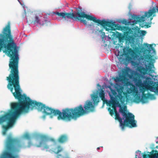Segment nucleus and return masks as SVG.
Masks as SVG:
<instances>
[{
	"label": "nucleus",
	"instance_id": "obj_18",
	"mask_svg": "<svg viewBox=\"0 0 158 158\" xmlns=\"http://www.w3.org/2000/svg\"><path fill=\"white\" fill-rule=\"evenodd\" d=\"M123 87L117 89V91L118 93V98L119 101L121 103H123V100H122V93L123 92Z\"/></svg>",
	"mask_w": 158,
	"mask_h": 158
},
{
	"label": "nucleus",
	"instance_id": "obj_3",
	"mask_svg": "<svg viewBox=\"0 0 158 158\" xmlns=\"http://www.w3.org/2000/svg\"><path fill=\"white\" fill-rule=\"evenodd\" d=\"M0 51L3 47L6 49L7 55L10 57L9 64V68L11 69L18 66V51L11 35L10 22L4 28L2 34H0Z\"/></svg>",
	"mask_w": 158,
	"mask_h": 158
},
{
	"label": "nucleus",
	"instance_id": "obj_45",
	"mask_svg": "<svg viewBox=\"0 0 158 158\" xmlns=\"http://www.w3.org/2000/svg\"><path fill=\"white\" fill-rule=\"evenodd\" d=\"M81 9H80V11H81Z\"/></svg>",
	"mask_w": 158,
	"mask_h": 158
},
{
	"label": "nucleus",
	"instance_id": "obj_7",
	"mask_svg": "<svg viewBox=\"0 0 158 158\" xmlns=\"http://www.w3.org/2000/svg\"><path fill=\"white\" fill-rule=\"evenodd\" d=\"M145 46L147 48H149L148 49H146L145 51L147 52L149 54H147L145 55V58L150 61L149 65L148 68L146 69L143 67H140L139 69L138 70L141 74L145 75L146 73V71H148V72L150 73H152L154 72V70L152 69V67L154 68V64L152 62V60H154L153 59L152 57L154 55L156 54V51L155 49L152 47V44L149 45L148 44H144Z\"/></svg>",
	"mask_w": 158,
	"mask_h": 158
},
{
	"label": "nucleus",
	"instance_id": "obj_33",
	"mask_svg": "<svg viewBox=\"0 0 158 158\" xmlns=\"http://www.w3.org/2000/svg\"><path fill=\"white\" fill-rule=\"evenodd\" d=\"M146 33V32L145 31H141V34L143 35H144Z\"/></svg>",
	"mask_w": 158,
	"mask_h": 158
},
{
	"label": "nucleus",
	"instance_id": "obj_2",
	"mask_svg": "<svg viewBox=\"0 0 158 158\" xmlns=\"http://www.w3.org/2000/svg\"><path fill=\"white\" fill-rule=\"evenodd\" d=\"M45 109L44 113L47 115L53 114L54 116L58 115V120H65L70 121L72 119L76 118L82 116L86 113L93 112L94 106L92 102L88 100L86 101L84 107L81 105L73 108H65L62 109V112L59 110H55L45 105Z\"/></svg>",
	"mask_w": 158,
	"mask_h": 158
},
{
	"label": "nucleus",
	"instance_id": "obj_22",
	"mask_svg": "<svg viewBox=\"0 0 158 158\" xmlns=\"http://www.w3.org/2000/svg\"><path fill=\"white\" fill-rule=\"evenodd\" d=\"M110 98L111 101H110L109 102L106 103L107 105H111L113 104H116L115 98L113 96H111L110 94Z\"/></svg>",
	"mask_w": 158,
	"mask_h": 158
},
{
	"label": "nucleus",
	"instance_id": "obj_25",
	"mask_svg": "<svg viewBox=\"0 0 158 158\" xmlns=\"http://www.w3.org/2000/svg\"><path fill=\"white\" fill-rule=\"evenodd\" d=\"M99 96L101 98L102 100L104 101L105 99V93L104 91L101 89V91L99 94Z\"/></svg>",
	"mask_w": 158,
	"mask_h": 158
},
{
	"label": "nucleus",
	"instance_id": "obj_32",
	"mask_svg": "<svg viewBox=\"0 0 158 158\" xmlns=\"http://www.w3.org/2000/svg\"><path fill=\"white\" fill-rule=\"evenodd\" d=\"M114 81H115V82H116L120 81V78L119 77H116V78L114 79Z\"/></svg>",
	"mask_w": 158,
	"mask_h": 158
},
{
	"label": "nucleus",
	"instance_id": "obj_26",
	"mask_svg": "<svg viewBox=\"0 0 158 158\" xmlns=\"http://www.w3.org/2000/svg\"><path fill=\"white\" fill-rule=\"evenodd\" d=\"M109 87L110 89V91L113 95L115 97H118V95L117 94L116 91L114 89H112L110 86H109Z\"/></svg>",
	"mask_w": 158,
	"mask_h": 158
},
{
	"label": "nucleus",
	"instance_id": "obj_13",
	"mask_svg": "<svg viewBox=\"0 0 158 158\" xmlns=\"http://www.w3.org/2000/svg\"><path fill=\"white\" fill-rule=\"evenodd\" d=\"M41 140L39 145H36V146L37 147H41L43 146V149H48L49 148V146L47 145L46 142L48 140V138L47 136L45 135H41L40 136Z\"/></svg>",
	"mask_w": 158,
	"mask_h": 158
},
{
	"label": "nucleus",
	"instance_id": "obj_4",
	"mask_svg": "<svg viewBox=\"0 0 158 158\" xmlns=\"http://www.w3.org/2000/svg\"><path fill=\"white\" fill-rule=\"evenodd\" d=\"M23 137L29 140L27 146L24 143H21L16 138H12L11 136H9L6 140V151L4 152L1 155L0 158H19L18 153L20 149L30 148L32 145L31 141V137L28 133H26Z\"/></svg>",
	"mask_w": 158,
	"mask_h": 158
},
{
	"label": "nucleus",
	"instance_id": "obj_16",
	"mask_svg": "<svg viewBox=\"0 0 158 158\" xmlns=\"http://www.w3.org/2000/svg\"><path fill=\"white\" fill-rule=\"evenodd\" d=\"M69 137L66 134L61 135L58 139V142L61 143L66 142L68 140Z\"/></svg>",
	"mask_w": 158,
	"mask_h": 158
},
{
	"label": "nucleus",
	"instance_id": "obj_14",
	"mask_svg": "<svg viewBox=\"0 0 158 158\" xmlns=\"http://www.w3.org/2000/svg\"><path fill=\"white\" fill-rule=\"evenodd\" d=\"M27 22L34 24L38 23L41 25H43L44 23L40 22V19L39 17L36 15H34L32 17H29L27 18Z\"/></svg>",
	"mask_w": 158,
	"mask_h": 158
},
{
	"label": "nucleus",
	"instance_id": "obj_8",
	"mask_svg": "<svg viewBox=\"0 0 158 158\" xmlns=\"http://www.w3.org/2000/svg\"><path fill=\"white\" fill-rule=\"evenodd\" d=\"M55 14L59 16L60 18L64 19L66 20V19H72L75 18L80 21L81 22L83 23L85 25H87V22L85 20H84V19L85 18L89 20L88 17L91 16L86 14L84 12H77L76 14L66 12H55Z\"/></svg>",
	"mask_w": 158,
	"mask_h": 158
},
{
	"label": "nucleus",
	"instance_id": "obj_24",
	"mask_svg": "<svg viewBox=\"0 0 158 158\" xmlns=\"http://www.w3.org/2000/svg\"><path fill=\"white\" fill-rule=\"evenodd\" d=\"M134 101L137 103H138L141 101V98L137 94H136L134 96Z\"/></svg>",
	"mask_w": 158,
	"mask_h": 158
},
{
	"label": "nucleus",
	"instance_id": "obj_41",
	"mask_svg": "<svg viewBox=\"0 0 158 158\" xmlns=\"http://www.w3.org/2000/svg\"><path fill=\"white\" fill-rule=\"evenodd\" d=\"M97 149H98V150L99 149H100V148L99 147L97 148Z\"/></svg>",
	"mask_w": 158,
	"mask_h": 158
},
{
	"label": "nucleus",
	"instance_id": "obj_31",
	"mask_svg": "<svg viewBox=\"0 0 158 158\" xmlns=\"http://www.w3.org/2000/svg\"><path fill=\"white\" fill-rule=\"evenodd\" d=\"M153 156L152 157H149L150 158H158V151L156 153H155V154H154Z\"/></svg>",
	"mask_w": 158,
	"mask_h": 158
},
{
	"label": "nucleus",
	"instance_id": "obj_21",
	"mask_svg": "<svg viewBox=\"0 0 158 158\" xmlns=\"http://www.w3.org/2000/svg\"><path fill=\"white\" fill-rule=\"evenodd\" d=\"M157 152V150H152V151L150 153V154L147 155V154H144L143 155V158H150L149 157L151 156L152 157L153 156H154V154H155V153H156Z\"/></svg>",
	"mask_w": 158,
	"mask_h": 158
},
{
	"label": "nucleus",
	"instance_id": "obj_42",
	"mask_svg": "<svg viewBox=\"0 0 158 158\" xmlns=\"http://www.w3.org/2000/svg\"><path fill=\"white\" fill-rule=\"evenodd\" d=\"M156 148H157L158 149V146H156Z\"/></svg>",
	"mask_w": 158,
	"mask_h": 158
},
{
	"label": "nucleus",
	"instance_id": "obj_29",
	"mask_svg": "<svg viewBox=\"0 0 158 158\" xmlns=\"http://www.w3.org/2000/svg\"><path fill=\"white\" fill-rule=\"evenodd\" d=\"M6 116L0 117V123H2L6 119Z\"/></svg>",
	"mask_w": 158,
	"mask_h": 158
},
{
	"label": "nucleus",
	"instance_id": "obj_27",
	"mask_svg": "<svg viewBox=\"0 0 158 158\" xmlns=\"http://www.w3.org/2000/svg\"><path fill=\"white\" fill-rule=\"evenodd\" d=\"M122 100H123V103H124L125 101V100L126 98H127V92H123L122 93Z\"/></svg>",
	"mask_w": 158,
	"mask_h": 158
},
{
	"label": "nucleus",
	"instance_id": "obj_20",
	"mask_svg": "<svg viewBox=\"0 0 158 158\" xmlns=\"http://www.w3.org/2000/svg\"><path fill=\"white\" fill-rule=\"evenodd\" d=\"M92 98L93 99L94 103V105L97 104L99 102L98 97L96 94L91 95Z\"/></svg>",
	"mask_w": 158,
	"mask_h": 158
},
{
	"label": "nucleus",
	"instance_id": "obj_5",
	"mask_svg": "<svg viewBox=\"0 0 158 158\" xmlns=\"http://www.w3.org/2000/svg\"><path fill=\"white\" fill-rule=\"evenodd\" d=\"M119 111L124 117L121 118L119 117V114L117 113H115V119L119 122L122 130H124L125 127H136L134 115L130 112L127 113L125 108L123 107L120 108Z\"/></svg>",
	"mask_w": 158,
	"mask_h": 158
},
{
	"label": "nucleus",
	"instance_id": "obj_34",
	"mask_svg": "<svg viewBox=\"0 0 158 158\" xmlns=\"http://www.w3.org/2000/svg\"><path fill=\"white\" fill-rule=\"evenodd\" d=\"M50 140L51 141H52L54 143L56 142V140L52 138H51L50 139Z\"/></svg>",
	"mask_w": 158,
	"mask_h": 158
},
{
	"label": "nucleus",
	"instance_id": "obj_40",
	"mask_svg": "<svg viewBox=\"0 0 158 158\" xmlns=\"http://www.w3.org/2000/svg\"><path fill=\"white\" fill-rule=\"evenodd\" d=\"M102 35H105V33H104V32H103V33H102Z\"/></svg>",
	"mask_w": 158,
	"mask_h": 158
},
{
	"label": "nucleus",
	"instance_id": "obj_15",
	"mask_svg": "<svg viewBox=\"0 0 158 158\" xmlns=\"http://www.w3.org/2000/svg\"><path fill=\"white\" fill-rule=\"evenodd\" d=\"M146 90L145 89H144L140 90L142 93L141 102L143 103H145L146 102V100L149 98H152L154 97V95L153 94L149 93H148L147 94H145L144 93Z\"/></svg>",
	"mask_w": 158,
	"mask_h": 158
},
{
	"label": "nucleus",
	"instance_id": "obj_12",
	"mask_svg": "<svg viewBox=\"0 0 158 158\" xmlns=\"http://www.w3.org/2000/svg\"><path fill=\"white\" fill-rule=\"evenodd\" d=\"M125 36V40L127 41H128L129 43H131L134 41V38L132 35L133 32L132 30L128 27L127 30L124 32L123 33Z\"/></svg>",
	"mask_w": 158,
	"mask_h": 158
},
{
	"label": "nucleus",
	"instance_id": "obj_37",
	"mask_svg": "<svg viewBox=\"0 0 158 158\" xmlns=\"http://www.w3.org/2000/svg\"><path fill=\"white\" fill-rule=\"evenodd\" d=\"M145 26H146V28H148V27H151V26H149L148 24H146L145 25Z\"/></svg>",
	"mask_w": 158,
	"mask_h": 158
},
{
	"label": "nucleus",
	"instance_id": "obj_36",
	"mask_svg": "<svg viewBox=\"0 0 158 158\" xmlns=\"http://www.w3.org/2000/svg\"><path fill=\"white\" fill-rule=\"evenodd\" d=\"M61 156V155H58L57 156V158H60L59 156ZM63 158H69V157H63Z\"/></svg>",
	"mask_w": 158,
	"mask_h": 158
},
{
	"label": "nucleus",
	"instance_id": "obj_1",
	"mask_svg": "<svg viewBox=\"0 0 158 158\" xmlns=\"http://www.w3.org/2000/svg\"><path fill=\"white\" fill-rule=\"evenodd\" d=\"M10 69V73L6 77V80L8 82L7 88L12 93L15 98L18 99L19 102L11 103V109L8 112L2 116H6V120L2 123L9 121L7 125L2 126L3 130L6 131H7L12 126L16 118L22 113H27L30 108L32 109L34 107L36 106L40 111L43 110L44 112L45 109V104L32 100L29 97L21 94L20 92L18 66Z\"/></svg>",
	"mask_w": 158,
	"mask_h": 158
},
{
	"label": "nucleus",
	"instance_id": "obj_30",
	"mask_svg": "<svg viewBox=\"0 0 158 158\" xmlns=\"http://www.w3.org/2000/svg\"><path fill=\"white\" fill-rule=\"evenodd\" d=\"M57 148L58 149L57 151H56V152H55V153L56 154H58L59 153L62 151L63 150L62 148L60 146H58V147H57Z\"/></svg>",
	"mask_w": 158,
	"mask_h": 158
},
{
	"label": "nucleus",
	"instance_id": "obj_23",
	"mask_svg": "<svg viewBox=\"0 0 158 158\" xmlns=\"http://www.w3.org/2000/svg\"><path fill=\"white\" fill-rule=\"evenodd\" d=\"M118 34V35L117 36V37L119 41L120 42H123V40L125 39V35H122L121 33L117 32Z\"/></svg>",
	"mask_w": 158,
	"mask_h": 158
},
{
	"label": "nucleus",
	"instance_id": "obj_28",
	"mask_svg": "<svg viewBox=\"0 0 158 158\" xmlns=\"http://www.w3.org/2000/svg\"><path fill=\"white\" fill-rule=\"evenodd\" d=\"M120 81L125 82L126 80V77L125 76L123 75H121L119 76Z\"/></svg>",
	"mask_w": 158,
	"mask_h": 158
},
{
	"label": "nucleus",
	"instance_id": "obj_6",
	"mask_svg": "<svg viewBox=\"0 0 158 158\" xmlns=\"http://www.w3.org/2000/svg\"><path fill=\"white\" fill-rule=\"evenodd\" d=\"M88 18L89 20L92 21L95 23H97V25H100L103 27L107 31H109L110 30L111 31H115L116 30H125L127 31L128 27L125 26H122L118 24H115V22H111L106 21L105 19L101 20L97 19L95 17H93L91 15L89 16Z\"/></svg>",
	"mask_w": 158,
	"mask_h": 158
},
{
	"label": "nucleus",
	"instance_id": "obj_35",
	"mask_svg": "<svg viewBox=\"0 0 158 158\" xmlns=\"http://www.w3.org/2000/svg\"><path fill=\"white\" fill-rule=\"evenodd\" d=\"M7 131H6L5 130H4L2 132V134L3 135H5L6 134Z\"/></svg>",
	"mask_w": 158,
	"mask_h": 158
},
{
	"label": "nucleus",
	"instance_id": "obj_17",
	"mask_svg": "<svg viewBox=\"0 0 158 158\" xmlns=\"http://www.w3.org/2000/svg\"><path fill=\"white\" fill-rule=\"evenodd\" d=\"M134 81L135 85L139 88L140 90H142V87L143 84L141 79L140 78L138 79L137 78H135L134 79Z\"/></svg>",
	"mask_w": 158,
	"mask_h": 158
},
{
	"label": "nucleus",
	"instance_id": "obj_11",
	"mask_svg": "<svg viewBox=\"0 0 158 158\" xmlns=\"http://www.w3.org/2000/svg\"><path fill=\"white\" fill-rule=\"evenodd\" d=\"M133 48V50L128 48H124L123 49V53L126 56L130 55L133 59H135L138 57V56L136 53L139 52V47L134 46Z\"/></svg>",
	"mask_w": 158,
	"mask_h": 158
},
{
	"label": "nucleus",
	"instance_id": "obj_10",
	"mask_svg": "<svg viewBox=\"0 0 158 158\" xmlns=\"http://www.w3.org/2000/svg\"><path fill=\"white\" fill-rule=\"evenodd\" d=\"M142 89H145L147 90L148 88H150L151 90L154 91L156 94H158V84L156 82L151 80V79L147 77L143 83Z\"/></svg>",
	"mask_w": 158,
	"mask_h": 158
},
{
	"label": "nucleus",
	"instance_id": "obj_9",
	"mask_svg": "<svg viewBox=\"0 0 158 158\" xmlns=\"http://www.w3.org/2000/svg\"><path fill=\"white\" fill-rule=\"evenodd\" d=\"M156 12L158 13V6L150 9L148 12H145L144 15L141 17L138 16L136 15L134 16L133 18L134 20L132 22L133 24H135L138 23L143 22L145 20L144 19L146 18H148L150 17V21H151L153 19V17L156 16L155 13ZM151 22H150L149 24H151Z\"/></svg>",
	"mask_w": 158,
	"mask_h": 158
},
{
	"label": "nucleus",
	"instance_id": "obj_38",
	"mask_svg": "<svg viewBox=\"0 0 158 158\" xmlns=\"http://www.w3.org/2000/svg\"><path fill=\"white\" fill-rule=\"evenodd\" d=\"M138 152H141L140 151H139V150H138L136 151V153H137Z\"/></svg>",
	"mask_w": 158,
	"mask_h": 158
},
{
	"label": "nucleus",
	"instance_id": "obj_44",
	"mask_svg": "<svg viewBox=\"0 0 158 158\" xmlns=\"http://www.w3.org/2000/svg\"><path fill=\"white\" fill-rule=\"evenodd\" d=\"M92 25H90V24L89 25V26H91Z\"/></svg>",
	"mask_w": 158,
	"mask_h": 158
},
{
	"label": "nucleus",
	"instance_id": "obj_43",
	"mask_svg": "<svg viewBox=\"0 0 158 158\" xmlns=\"http://www.w3.org/2000/svg\"><path fill=\"white\" fill-rule=\"evenodd\" d=\"M156 143H158V142L157 141V142H156Z\"/></svg>",
	"mask_w": 158,
	"mask_h": 158
},
{
	"label": "nucleus",
	"instance_id": "obj_39",
	"mask_svg": "<svg viewBox=\"0 0 158 158\" xmlns=\"http://www.w3.org/2000/svg\"><path fill=\"white\" fill-rule=\"evenodd\" d=\"M127 21L126 20H125L123 21V23H126Z\"/></svg>",
	"mask_w": 158,
	"mask_h": 158
},
{
	"label": "nucleus",
	"instance_id": "obj_19",
	"mask_svg": "<svg viewBox=\"0 0 158 158\" xmlns=\"http://www.w3.org/2000/svg\"><path fill=\"white\" fill-rule=\"evenodd\" d=\"M110 106H111L113 108V109H111L110 108H108V110L109 111L110 115L112 116L113 114L116 113H118L116 110V106L115 104H113L112 105H109Z\"/></svg>",
	"mask_w": 158,
	"mask_h": 158
}]
</instances>
